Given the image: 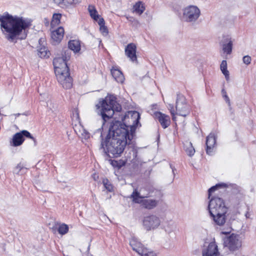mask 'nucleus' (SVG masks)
Returning a JSON list of instances; mask_svg holds the SVG:
<instances>
[{
    "label": "nucleus",
    "instance_id": "obj_1",
    "mask_svg": "<svg viewBox=\"0 0 256 256\" xmlns=\"http://www.w3.org/2000/svg\"><path fill=\"white\" fill-rule=\"evenodd\" d=\"M130 115L132 117L136 118L133 120V125L126 126L119 120H114L110 124L108 132L105 138L102 137L103 134L100 130H97V132L100 134L101 144L100 150L105 156L109 158H117L123 153L126 146H128L131 144L135 134L136 129L139 122L140 116L137 112H128V114L122 116L124 121L126 118Z\"/></svg>",
    "mask_w": 256,
    "mask_h": 256
},
{
    "label": "nucleus",
    "instance_id": "obj_2",
    "mask_svg": "<svg viewBox=\"0 0 256 256\" xmlns=\"http://www.w3.org/2000/svg\"><path fill=\"white\" fill-rule=\"evenodd\" d=\"M68 48L64 50L61 57L56 58L53 60L54 72L58 82L65 89H69L72 86V78L70 76V70L67 62L70 58V50L74 53L80 50V42L78 40H72L68 42Z\"/></svg>",
    "mask_w": 256,
    "mask_h": 256
},
{
    "label": "nucleus",
    "instance_id": "obj_3",
    "mask_svg": "<svg viewBox=\"0 0 256 256\" xmlns=\"http://www.w3.org/2000/svg\"><path fill=\"white\" fill-rule=\"evenodd\" d=\"M32 20L26 17H0V26L8 33L7 39L13 40L32 26Z\"/></svg>",
    "mask_w": 256,
    "mask_h": 256
},
{
    "label": "nucleus",
    "instance_id": "obj_4",
    "mask_svg": "<svg viewBox=\"0 0 256 256\" xmlns=\"http://www.w3.org/2000/svg\"><path fill=\"white\" fill-rule=\"evenodd\" d=\"M96 106L98 109L97 112L101 116L104 122L112 118L115 112H120L122 110L120 104L116 102V96L112 94L107 96L100 101Z\"/></svg>",
    "mask_w": 256,
    "mask_h": 256
},
{
    "label": "nucleus",
    "instance_id": "obj_5",
    "mask_svg": "<svg viewBox=\"0 0 256 256\" xmlns=\"http://www.w3.org/2000/svg\"><path fill=\"white\" fill-rule=\"evenodd\" d=\"M150 193L141 195L136 188L134 189L130 196L132 202L136 204H138L143 208L147 210H152L157 206L158 200L154 199H148L150 197Z\"/></svg>",
    "mask_w": 256,
    "mask_h": 256
},
{
    "label": "nucleus",
    "instance_id": "obj_6",
    "mask_svg": "<svg viewBox=\"0 0 256 256\" xmlns=\"http://www.w3.org/2000/svg\"><path fill=\"white\" fill-rule=\"evenodd\" d=\"M208 210L210 214H213L216 212L226 214L228 212V208L226 206L224 200L222 198L216 196L210 200Z\"/></svg>",
    "mask_w": 256,
    "mask_h": 256
},
{
    "label": "nucleus",
    "instance_id": "obj_7",
    "mask_svg": "<svg viewBox=\"0 0 256 256\" xmlns=\"http://www.w3.org/2000/svg\"><path fill=\"white\" fill-rule=\"evenodd\" d=\"M242 241L238 234H232L224 238V246L230 251L234 252L238 250L242 246Z\"/></svg>",
    "mask_w": 256,
    "mask_h": 256
},
{
    "label": "nucleus",
    "instance_id": "obj_8",
    "mask_svg": "<svg viewBox=\"0 0 256 256\" xmlns=\"http://www.w3.org/2000/svg\"><path fill=\"white\" fill-rule=\"evenodd\" d=\"M176 108V114L184 117L188 115L190 112V109L186 103L185 98L180 94H177Z\"/></svg>",
    "mask_w": 256,
    "mask_h": 256
},
{
    "label": "nucleus",
    "instance_id": "obj_9",
    "mask_svg": "<svg viewBox=\"0 0 256 256\" xmlns=\"http://www.w3.org/2000/svg\"><path fill=\"white\" fill-rule=\"evenodd\" d=\"M142 222L144 228L150 231L157 228L160 226L161 220L157 216L151 214L144 216Z\"/></svg>",
    "mask_w": 256,
    "mask_h": 256
},
{
    "label": "nucleus",
    "instance_id": "obj_10",
    "mask_svg": "<svg viewBox=\"0 0 256 256\" xmlns=\"http://www.w3.org/2000/svg\"><path fill=\"white\" fill-rule=\"evenodd\" d=\"M24 137L30 138L34 142H36L35 138L32 136L30 132L26 130H23L14 135L10 141V145L15 147L22 145L24 140Z\"/></svg>",
    "mask_w": 256,
    "mask_h": 256
},
{
    "label": "nucleus",
    "instance_id": "obj_11",
    "mask_svg": "<svg viewBox=\"0 0 256 256\" xmlns=\"http://www.w3.org/2000/svg\"><path fill=\"white\" fill-rule=\"evenodd\" d=\"M234 40L229 35L224 36L220 44L224 53L230 54L232 52Z\"/></svg>",
    "mask_w": 256,
    "mask_h": 256
},
{
    "label": "nucleus",
    "instance_id": "obj_12",
    "mask_svg": "<svg viewBox=\"0 0 256 256\" xmlns=\"http://www.w3.org/2000/svg\"><path fill=\"white\" fill-rule=\"evenodd\" d=\"M216 144V136L214 134L210 133L206 138V152L208 154L212 156L214 154V150Z\"/></svg>",
    "mask_w": 256,
    "mask_h": 256
},
{
    "label": "nucleus",
    "instance_id": "obj_13",
    "mask_svg": "<svg viewBox=\"0 0 256 256\" xmlns=\"http://www.w3.org/2000/svg\"><path fill=\"white\" fill-rule=\"evenodd\" d=\"M136 46L134 43L128 44L125 48V54L128 58L133 62H137V56L136 55Z\"/></svg>",
    "mask_w": 256,
    "mask_h": 256
},
{
    "label": "nucleus",
    "instance_id": "obj_14",
    "mask_svg": "<svg viewBox=\"0 0 256 256\" xmlns=\"http://www.w3.org/2000/svg\"><path fill=\"white\" fill-rule=\"evenodd\" d=\"M155 118L158 120L163 128H168L170 124V117L160 112L154 113Z\"/></svg>",
    "mask_w": 256,
    "mask_h": 256
},
{
    "label": "nucleus",
    "instance_id": "obj_15",
    "mask_svg": "<svg viewBox=\"0 0 256 256\" xmlns=\"http://www.w3.org/2000/svg\"><path fill=\"white\" fill-rule=\"evenodd\" d=\"M226 214H222L221 212H218L213 214H210L211 219L213 220L214 224L222 226L226 222Z\"/></svg>",
    "mask_w": 256,
    "mask_h": 256
},
{
    "label": "nucleus",
    "instance_id": "obj_16",
    "mask_svg": "<svg viewBox=\"0 0 256 256\" xmlns=\"http://www.w3.org/2000/svg\"><path fill=\"white\" fill-rule=\"evenodd\" d=\"M200 10L198 8L194 5H190L183 10L184 16H200Z\"/></svg>",
    "mask_w": 256,
    "mask_h": 256
},
{
    "label": "nucleus",
    "instance_id": "obj_17",
    "mask_svg": "<svg viewBox=\"0 0 256 256\" xmlns=\"http://www.w3.org/2000/svg\"><path fill=\"white\" fill-rule=\"evenodd\" d=\"M130 244L132 246V250L138 252L140 256L143 252L145 248L142 244L136 238H132L130 240Z\"/></svg>",
    "mask_w": 256,
    "mask_h": 256
},
{
    "label": "nucleus",
    "instance_id": "obj_18",
    "mask_svg": "<svg viewBox=\"0 0 256 256\" xmlns=\"http://www.w3.org/2000/svg\"><path fill=\"white\" fill-rule=\"evenodd\" d=\"M60 8H66L80 2V0H52Z\"/></svg>",
    "mask_w": 256,
    "mask_h": 256
},
{
    "label": "nucleus",
    "instance_id": "obj_19",
    "mask_svg": "<svg viewBox=\"0 0 256 256\" xmlns=\"http://www.w3.org/2000/svg\"><path fill=\"white\" fill-rule=\"evenodd\" d=\"M64 29L60 26L56 30H53L51 34V38L54 42L59 43L64 37Z\"/></svg>",
    "mask_w": 256,
    "mask_h": 256
},
{
    "label": "nucleus",
    "instance_id": "obj_20",
    "mask_svg": "<svg viewBox=\"0 0 256 256\" xmlns=\"http://www.w3.org/2000/svg\"><path fill=\"white\" fill-rule=\"evenodd\" d=\"M236 186V184H227L226 183H220L216 184L214 186H212L208 190V198H210V195L212 192H214L215 190H218L219 188H226L228 187L235 188Z\"/></svg>",
    "mask_w": 256,
    "mask_h": 256
},
{
    "label": "nucleus",
    "instance_id": "obj_21",
    "mask_svg": "<svg viewBox=\"0 0 256 256\" xmlns=\"http://www.w3.org/2000/svg\"><path fill=\"white\" fill-rule=\"evenodd\" d=\"M111 74L114 80L119 83H122L124 80V76L122 72L118 69L112 68Z\"/></svg>",
    "mask_w": 256,
    "mask_h": 256
},
{
    "label": "nucleus",
    "instance_id": "obj_22",
    "mask_svg": "<svg viewBox=\"0 0 256 256\" xmlns=\"http://www.w3.org/2000/svg\"><path fill=\"white\" fill-rule=\"evenodd\" d=\"M146 10L145 4L142 1H138L133 6V12L136 14L140 15Z\"/></svg>",
    "mask_w": 256,
    "mask_h": 256
},
{
    "label": "nucleus",
    "instance_id": "obj_23",
    "mask_svg": "<svg viewBox=\"0 0 256 256\" xmlns=\"http://www.w3.org/2000/svg\"><path fill=\"white\" fill-rule=\"evenodd\" d=\"M58 225V222H54V226L52 227V229L53 231L56 230L57 229V226ZM58 233L62 235L66 234L68 231V226L67 224H60L58 228Z\"/></svg>",
    "mask_w": 256,
    "mask_h": 256
},
{
    "label": "nucleus",
    "instance_id": "obj_24",
    "mask_svg": "<svg viewBox=\"0 0 256 256\" xmlns=\"http://www.w3.org/2000/svg\"><path fill=\"white\" fill-rule=\"evenodd\" d=\"M184 149L187 154L190 156H192L195 153V150L192 146L191 142L186 141L184 143Z\"/></svg>",
    "mask_w": 256,
    "mask_h": 256
},
{
    "label": "nucleus",
    "instance_id": "obj_25",
    "mask_svg": "<svg viewBox=\"0 0 256 256\" xmlns=\"http://www.w3.org/2000/svg\"><path fill=\"white\" fill-rule=\"evenodd\" d=\"M220 70L222 73L224 75L226 80L229 78V72L227 70V63L226 61L223 60L220 64Z\"/></svg>",
    "mask_w": 256,
    "mask_h": 256
},
{
    "label": "nucleus",
    "instance_id": "obj_26",
    "mask_svg": "<svg viewBox=\"0 0 256 256\" xmlns=\"http://www.w3.org/2000/svg\"><path fill=\"white\" fill-rule=\"evenodd\" d=\"M198 17H181V21L193 25L197 22Z\"/></svg>",
    "mask_w": 256,
    "mask_h": 256
},
{
    "label": "nucleus",
    "instance_id": "obj_27",
    "mask_svg": "<svg viewBox=\"0 0 256 256\" xmlns=\"http://www.w3.org/2000/svg\"><path fill=\"white\" fill-rule=\"evenodd\" d=\"M38 55L40 57L42 58H48L49 56L48 54V52L47 51L46 48L43 46L40 48L38 50Z\"/></svg>",
    "mask_w": 256,
    "mask_h": 256
},
{
    "label": "nucleus",
    "instance_id": "obj_28",
    "mask_svg": "<svg viewBox=\"0 0 256 256\" xmlns=\"http://www.w3.org/2000/svg\"><path fill=\"white\" fill-rule=\"evenodd\" d=\"M88 10L90 16H100L96 7L93 5H89L88 6Z\"/></svg>",
    "mask_w": 256,
    "mask_h": 256
},
{
    "label": "nucleus",
    "instance_id": "obj_29",
    "mask_svg": "<svg viewBox=\"0 0 256 256\" xmlns=\"http://www.w3.org/2000/svg\"><path fill=\"white\" fill-rule=\"evenodd\" d=\"M182 6L180 4L177 3H172V9L174 12L176 14H180Z\"/></svg>",
    "mask_w": 256,
    "mask_h": 256
},
{
    "label": "nucleus",
    "instance_id": "obj_30",
    "mask_svg": "<svg viewBox=\"0 0 256 256\" xmlns=\"http://www.w3.org/2000/svg\"><path fill=\"white\" fill-rule=\"evenodd\" d=\"M176 226L174 222L168 224L165 228V230L168 234H170L175 230Z\"/></svg>",
    "mask_w": 256,
    "mask_h": 256
},
{
    "label": "nucleus",
    "instance_id": "obj_31",
    "mask_svg": "<svg viewBox=\"0 0 256 256\" xmlns=\"http://www.w3.org/2000/svg\"><path fill=\"white\" fill-rule=\"evenodd\" d=\"M60 18L61 17H52V20L50 22V26L52 28H54L60 24Z\"/></svg>",
    "mask_w": 256,
    "mask_h": 256
},
{
    "label": "nucleus",
    "instance_id": "obj_32",
    "mask_svg": "<svg viewBox=\"0 0 256 256\" xmlns=\"http://www.w3.org/2000/svg\"><path fill=\"white\" fill-rule=\"evenodd\" d=\"M103 184L104 188L108 192H112L113 190V186L112 184L110 182L108 179L104 180Z\"/></svg>",
    "mask_w": 256,
    "mask_h": 256
},
{
    "label": "nucleus",
    "instance_id": "obj_33",
    "mask_svg": "<svg viewBox=\"0 0 256 256\" xmlns=\"http://www.w3.org/2000/svg\"><path fill=\"white\" fill-rule=\"evenodd\" d=\"M26 169L24 168L20 164H19L17 165V166L15 168L14 170V173L16 174H22V172H21L22 170H26Z\"/></svg>",
    "mask_w": 256,
    "mask_h": 256
},
{
    "label": "nucleus",
    "instance_id": "obj_34",
    "mask_svg": "<svg viewBox=\"0 0 256 256\" xmlns=\"http://www.w3.org/2000/svg\"><path fill=\"white\" fill-rule=\"evenodd\" d=\"M94 22H97L100 27L105 25V22L102 17H92Z\"/></svg>",
    "mask_w": 256,
    "mask_h": 256
},
{
    "label": "nucleus",
    "instance_id": "obj_35",
    "mask_svg": "<svg viewBox=\"0 0 256 256\" xmlns=\"http://www.w3.org/2000/svg\"><path fill=\"white\" fill-rule=\"evenodd\" d=\"M141 256H156V254L152 251H150L148 249L146 248L144 250L143 252L141 254Z\"/></svg>",
    "mask_w": 256,
    "mask_h": 256
},
{
    "label": "nucleus",
    "instance_id": "obj_36",
    "mask_svg": "<svg viewBox=\"0 0 256 256\" xmlns=\"http://www.w3.org/2000/svg\"><path fill=\"white\" fill-rule=\"evenodd\" d=\"M251 60H252L251 57L249 56H245L243 57V58H242L243 62L246 65L250 64Z\"/></svg>",
    "mask_w": 256,
    "mask_h": 256
},
{
    "label": "nucleus",
    "instance_id": "obj_37",
    "mask_svg": "<svg viewBox=\"0 0 256 256\" xmlns=\"http://www.w3.org/2000/svg\"><path fill=\"white\" fill-rule=\"evenodd\" d=\"M100 30L104 36H106L108 34V29L105 25L100 27Z\"/></svg>",
    "mask_w": 256,
    "mask_h": 256
},
{
    "label": "nucleus",
    "instance_id": "obj_38",
    "mask_svg": "<svg viewBox=\"0 0 256 256\" xmlns=\"http://www.w3.org/2000/svg\"><path fill=\"white\" fill-rule=\"evenodd\" d=\"M131 152H132V157L131 156H127L129 159L132 158V160H134L137 156V150L134 148H132L131 150Z\"/></svg>",
    "mask_w": 256,
    "mask_h": 256
},
{
    "label": "nucleus",
    "instance_id": "obj_39",
    "mask_svg": "<svg viewBox=\"0 0 256 256\" xmlns=\"http://www.w3.org/2000/svg\"><path fill=\"white\" fill-rule=\"evenodd\" d=\"M127 20L132 22L133 26H136L138 24V22L134 18V17H126Z\"/></svg>",
    "mask_w": 256,
    "mask_h": 256
},
{
    "label": "nucleus",
    "instance_id": "obj_40",
    "mask_svg": "<svg viewBox=\"0 0 256 256\" xmlns=\"http://www.w3.org/2000/svg\"><path fill=\"white\" fill-rule=\"evenodd\" d=\"M169 106H170V112L172 115L174 116L175 114V112H174V108L173 105L170 104Z\"/></svg>",
    "mask_w": 256,
    "mask_h": 256
},
{
    "label": "nucleus",
    "instance_id": "obj_41",
    "mask_svg": "<svg viewBox=\"0 0 256 256\" xmlns=\"http://www.w3.org/2000/svg\"><path fill=\"white\" fill-rule=\"evenodd\" d=\"M82 135L84 136V138L86 139H88L90 137V133L87 132H84V134H82Z\"/></svg>",
    "mask_w": 256,
    "mask_h": 256
},
{
    "label": "nucleus",
    "instance_id": "obj_42",
    "mask_svg": "<svg viewBox=\"0 0 256 256\" xmlns=\"http://www.w3.org/2000/svg\"><path fill=\"white\" fill-rule=\"evenodd\" d=\"M111 164L114 166H117V167L120 166H119L118 164V161H116V160H112Z\"/></svg>",
    "mask_w": 256,
    "mask_h": 256
},
{
    "label": "nucleus",
    "instance_id": "obj_43",
    "mask_svg": "<svg viewBox=\"0 0 256 256\" xmlns=\"http://www.w3.org/2000/svg\"><path fill=\"white\" fill-rule=\"evenodd\" d=\"M224 100L228 104L230 108V110L231 109V105H230V100L229 98H226V99H224Z\"/></svg>",
    "mask_w": 256,
    "mask_h": 256
},
{
    "label": "nucleus",
    "instance_id": "obj_44",
    "mask_svg": "<svg viewBox=\"0 0 256 256\" xmlns=\"http://www.w3.org/2000/svg\"><path fill=\"white\" fill-rule=\"evenodd\" d=\"M0 16H12L9 14L8 12H5L4 13L3 15H2V16L0 15Z\"/></svg>",
    "mask_w": 256,
    "mask_h": 256
},
{
    "label": "nucleus",
    "instance_id": "obj_45",
    "mask_svg": "<svg viewBox=\"0 0 256 256\" xmlns=\"http://www.w3.org/2000/svg\"><path fill=\"white\" fill-rule=\"evenodd\" d=\"M52 16H62V14L59 13H54Z\"/></svg>",
    "mask_w": 256,
    "mask_h": 256
},
{
    "label": "nucleus",
    "instance_id": "obj_46",
    "mask_svg": "<svg viewBox=\"0 0 256 256\" xmlns=\"http://www.w3.org/2000/svg\"><path fill=\"white\" fill-rule=\"evenodd\" d=\"M44 42V38H40L39 40H38V42H39V44H40L41 42Z\"/></svg>",
    "mask_w": 256,
    "mask_h": 256
},
{
    "label": "nucleus",
    "instance_id": "obj_47",
    "mask_svg": "<svg viewBox=\"0 0 256 256\" xmlns=\"http://www.w3.org/2000/svg\"><path fill=\"white\" fill-rule=\"evenodd\" d=\"M222 96H224V94H226V91L224 90V89H222Z\"/></svg>",
    "mask_w": 256,
    "mask_h": 256
},
{
    "label": "nucleus",
    "instance_id": "obj_48",
    "mask_svg": "<svg viewBox=\"0 0 256 256\" xmlns=\"http://www.w3.org/2000/svg\"><path fill=\"white\" fill-rule=\"evenodd\" d=\"M170 168H171L172 169V172H173L174 174V171L175 170H176L174 168H173V167L172 166V164H170Z\"/></svg>",
    "mask_w": 256,
    "mask_h": 256
},
{
    "label": "nucleus",
    "instance_id": "obj_49",
    "mask_svg": "<svg viewBox=\"0 0 256 256\" xmlns=\"http://www.w3.org/2000/svg\"><path fill=\"white\" fill-rule=\"evenodd\" d=\"M246 216V218H250V214L248 212H247L246 214H245Z\"/></svg>",
    "mask_w": 256,
    "mask_h": 256
},
{
    "label": "nucleus",
    "instance_id": "obj_50",
    "mask_svg": "<svg viewBox=\"0 0 256 256\" xmlns=\"http://www.w3.org/2000/svg\"><path fill=\"white\" fill-rule=\"evenodd\" d=\"M223 97L224 98V99H226V98H228V96L227 94H224V96H223Z\"/></svg>",
    "mask_w": 256,
    "mask_h": 256
},
{
    "label": "nucleus",
    "instance_id": "obj_51",
    "mask_svg": "<svg viewBox=\"0 0 256 256\" xmlns=\"http://www.w3.org/2000/svg\"><path fill=\"white\" fill-rule=\"evenodd\" d=\"M222 25H223V26H228V24L227 22H226V23H224V24H222Z\"/></svg>",
    "mask_w": 256,
    "mask_h": 256
},
{
    "label": "nucleus",
    "instance_id": "obj_52",
    "mask_svg": "<svg viewBox=\"0 0 256 256\" xmlns=\"http://www.w3.org/2000/svg\"><path fill=\"white\" fill-rule=\"evenodd\" d=\"M26 37V34L24 35V38Z\"/></svg>",
    "mask_w": 256,
    "mask_h": 256
}]
</instances>
